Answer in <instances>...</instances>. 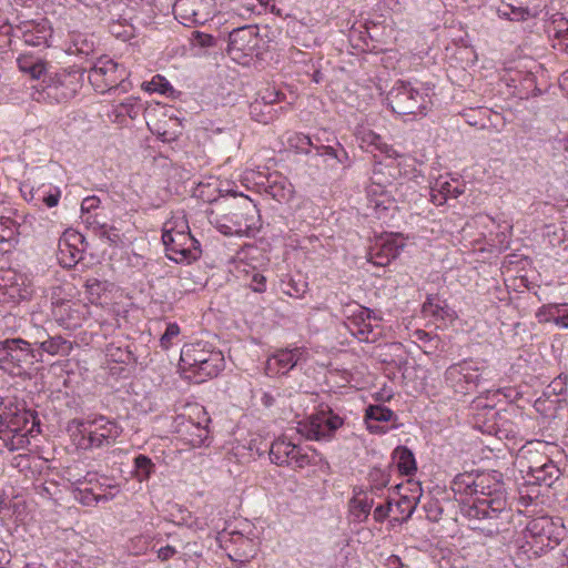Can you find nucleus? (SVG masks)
I'll list each match as a JSON object with an SVG mask.
<instances>
[{
	"mask_svg": "<svg viewBox=\"0 0 568 568\" xmlns=\"http://www.w3.org/2000/svg\"><path fill=\"white\" fill-rule=\"evenodd\" d=\"M450 489L455 500L460 503L462 515L474 523L473 529L488 536L506 530L510 515L501 480L487 473H463L452 480ZM477 521L487 523L475 524Z\"/></svg>",
	"mask_w": 568,
	"mask_h": 568,
	"instance_id": "f257e3e1",
	"label": "nucleus"
},
{
	"mask_svg": "<svg viewBox=\"0 0 568 568\" xmlns=\"http://www.w3.org/2000/svg\"><path fill=\"white\" fill-rule=\"evenodd\" d=\"M67 432L78 449L92 450L113 445L122 428L116 420L97 415L69 420Z\"/></svg>",
	"mask_w": 568,
	"mask_h": 568,
	"instance_id": "f03ea898",
	"label": "nucleus"
},
{
	"mask_svg": "<svg viewBox=\"0 0 568 568\" xmlns=\"http://www.w3.org/2000/svg\"><path fill=\"white\" fill-rule=\"evenodd\" d=\"M39 433L36 417L12 399L0 402V440L10 450L28 447L33 433Z\"/></svg>",
	"mask_w": 568,
	"mask_h": 568,
	"instance_id": "7ed1b4c3",
	"label": "nucleus"
},
{
	"mask_svg": "<svg viewBox=\"0 0 568 568\" xmlns=\"http://www.w3.org/2000/svg\"><path fill=\"white\" fill-rule=\"evenodd\" d=\"M256 207L248 196H242L225 206L207 212V220L217 232L225 235L248 236L257 226Z\"/></svg>",
	"mask_w": 568,
	"mask_h": 568,
	"instance_id": "20e7f679",
	"label": "nucleus"
},
{
	"mask_svg": "<svg viewBox=\"0 0 568 568\" xmlns=\"http://www.w3.org/2000/svg\"><path fill=\"white\" fill-rule=\"evenodd\" d=\"M180 365L187 378L202 383L214 378L225 367V358L221 351L205 342L185 344L181 351Z\"/></svg>",
	"mask_w": 568,
	"mask_h": 568,
	"instance_id": "39448f33",
	"label": "nucleus"
},
{
	"mask_svg": "<svg viewBox=\"0 0 568 568\" xmlns=\"http://www.w3.org/2000/svg\"><path fill=\"white\" fill-rule=\"evenodd\" d=\"M490 374L484 358H466L452 364L445 372V381L457 394L466 395L478 387Z\"/></svg>",
	"mask_w": 568,
	"mask_h": 568,
	"instance_id": "423d86ee",
	"label": "nucleus"
},
{
	"mask_svg": "<svg viewBox=\"0 0 568 568\" xmlns=\"http://www.w3.org/2000/svg\"><path fill=\"white\" fill-rule=\"evenodd\" d=\"M565 538V524L560 518L548 516L528 521L525 539L535 555L545 552L559 545Z\"/></svg>",
	"mask_w": 568,
	"mask_h": 568,
	"instance_id": "0eeeda50",
	"label": "nucleus"
},
{
	"mask_svg": "<svg viewBox=\"0 0 568 568\" xmlns=\"http://www.w3.org/2000/svg\"><path fill=\"white\" fill-rule=\"evenodd\" d=\"M51 316L55 324L69 332H74L88 323L92 327L91 317L93 312L88 303L81 300L52 297Z\"/></svg>",
	"mask_w": 568,
	"mask_h": 568,
	"instance_id": "6e6552de",
	"label": "nucleus"
},
{
	"mask_svg": "<svg viewBox=\"0 0 568 568\" xmlns=\"http://www.w3.org/2000/svg\"><path fill=\"white\" fill-rule=\"evenodd\" d=\"M37 361L32 344L21 337L0 342V368L11 375H21Z\"/></svg>",
	"mask_w": 568,
	"mask_h": 568,
	"instance_id": "1a4fd4ad",
	"label": "nucleus"
},
{
	"mask_svg": "<svg viewBox=\"0 0 568 568\" xmlns=\"http://www.w3.org/2000/svg\"><path fill=\"white\" fill-rule=\"evenodd\" d=\"M382 318L359 304L346 308V328L361 342L375 343L383 336Z\"/></svg>",
	"mask_w": 568,
	"mask_h": 568,
	"instance_id": "9d476101",
	"label": "nucleus"
},
{
	"mask_svg": "<svg viewBox=\"0 0 568 568\" xmlns=\"http://www.w3.org/2000/svg\"><path fill=\"white\" fill-rule=\"evenodd\" d=\"M210 417L201 405H191L186 414L176 417V432L184 443L191 447H201L209 437Z\"/></svg>",
	"mask_w": 568,
	"mask_h": 568,
	"instance_id": "9b49d317",
	"label": "nucleus"
},
{
	"mask_svg": "<svg viewBox=\"0 0 568 568\" xmlns=\"http://www.w3.org/2000/svg\"><path fill=\"white\" fill-rule=\"evenodd\" d=\"M271 460L278 466L302 469L315 464L317 454L308 447L293 443L286 437H277L270 448Z\"/></svg>",
	"mask_w": 568,
	"mask_h": 568,
	"instance_id": "f8f14e48",
	"label": "nucleus"
},
{
	"mask_svg": "<svg viewBox=\"0 0 568 568\" xmlns=\"http://www.w3.org/2000/svg\"><path fill=\"white\" fill-rule=\"evenodd\" d=\"M387 103L399 115L420 114L427 108V94L408 82L399 81L387 93Z\"/></svg>",
	"mask_w": 568,
	"mask_h": 568,
	"instance_id": "ddd939ff",
	"label": "nucleus"
},
{
	"mask_svg": "<svg viewBox=\"0 0 568 568\" xmlns=\"http://www.w3.org/2000/svg\"><path fill=\"white\" fill-rule=\"evenodd\" d=\"M88 78L94 91L106 93L124 81L126 70L108 55H102L90 68Z\"/></svg>",
	"mask_w": 568,
	"mask_h": 568,
	"instance_id": "4468645a",
	"label": "nucleus"
},
{
	"mask_svg": "<svg viewBox=\"0 0 568 568\" xmlns=\"http://www.w3.org/2000/svg\"><path fill=\"white\" fill-rule=\"evenodd\" d=\"M176 20L186 28L203 26L216 11L214 0H176L173 7Z\"/></svg>",
	"mask_w": 568,
	"mask_h": 568,
	"instance_id": "2eb2a0df",
	"label": "nucleus"
},
{
	"mask_svg": "<svg viewBox=\"0 0 568 568\" xmlns=\"http://www.w3.org/2000/svg\"><path fill=\"white\" fill-rule=\"evenodd\" d=\"M168 258L176 263H191L201 255L200 242L191 234L162 235Z\"/></svg>",
	"mask_w": 568,
	"mask_h": 568,
	"instance_id": "dca6fc26",
	"label": "nucleus"
},
{
	"mask_svg": "<svg viewBox=\"0 0 568 568\" xmlns=\"http://www.w3.org/2000/svg\"><path fill=\"white\" fill-rule=\"evenodd\" d=\"M258 45L255 27H240L229 34L227 53L237 63L245 64Z\"/></svg>",
	"mask_w": 568,
	"mask_h": 568,
	"instance_id": "f3484780",
	"label": "nucleus"
},
{
	"mask_svg": "<svg viewBox=\"0 0 568 568\" xmlns=\"http://www.w3.org/2000/svg\"><path fill=\"white\" fill-rule=\"evenodd\" d=\"M343 420L332 410L313 414L302 424V433L311 440H329Z\"/></svg>",
	"mask_w": 568,
	"mask_h": 568,
	"instance_id": "a211bd4d",
	"label": "nucleus"
},
{
	"mask_svg": "<svg viewBox=\"0 0 568 568\" xmlns=\"http://www.w3.org/2000/svg\"><path fill=\"white\" fill-rule=\"evenodd\" d=\"M73 496L77 501L84 506L108 503L115 497L113 493L105 490L104 485L99 483L95 474H88L83 479H77Z\"/></svg>",
	"mask_w": 568,
	"mask_h": 568,
	"instance_id": "6ab92c4d",
	"label": "nucleus"
},
{
	"mask_svg": "<svg viewBox=\"0 0 568 568\" xmlns=\"http://www.w3.org/2000/svg\"><path fill=\"white\" fill-rule=\"evenodd\" d=\"M37 333L45 336L44 338L37 337L33 344L37 346V358L44 354L49 356H70L74 347L78 345L74 341L69 339L62 335H50L43 328H37Z\"/></svg>",
	"mask_w": 568,
	"mask_h": 568,
	"instance_id": "aec40b11",
	"label": "nucleus"
},
{
	"mask_svg": "<svg viewBox=\"0 0 568 568\" xmlns=\"http://www.w3.org/2000/svg\"><path fill=\"white\" fill-rule=\"evenodd\" d=\"M359 148L364 152H371L375 158L383 156L385 159L398 160V165L405 160V156L387 144L383 136L372 129H363L358 132Z\"/></svg>",
	"mask_w": 568,
	"mask_h": 568,
	"instance_id": "412c9836",
	"label": "nucleus"
},
{
	"mask_svg": "<svg viewBox=\"0 0 568 568\" xmlns=\"http://www.w3.org/2000/svg\"><path fill=\"white\" fill-rule=\"evenodd\" d=\"M359 148L364 152H371L375 158L383 156L385 159L398 160V165L405 160V156L387 144L383 136L372 129H363L358 132Z\"/></svg>",
	"mask_w": 568,
	"mask_h": 568,
	"instance_id": "4be33fe9",
	"label": "nucleus"
},
{
	"mask_svg": "<svg viewBox=\"0 0 568 568\" xmlns=\"http://www.w3.org/2000/svg\"><path fill=\"white\" fill-rule=\"evenodd\" d=\"M304 354L305 349L302 347L277 349L274 354L267 357L265 364L266 375H286L296 366Z\"/></svg>",
	"mask_w": 568,
	"mask_h": 568,
	"instance_id": "5701e85b",
	"label": "nucleus"
},
{
	"mask_svg": "<svg viewBox=\"0 0 568 568\" xmlns=\"http://www.w3.org/2000/svg\"><path fill=\"white\" fill-rule=\"evenodd\" d=\"M230 454L237 463H250L263 454L261 437L251 433H237L231 444Z\"/></svg>",
	"mask_w": 568,
	"mask_h": 568,
	"instance_id": "b1692460",
	"label": "nucleus"
},
{
	"mask_svg": "<svg viewBox=\"0 0 568 568\" xmlns=\"http://www.w3.org/2000/svg\"><path fill=\"white\" fill-rule=\"evenodd\" d=\"M17 30L29 47L48 45L52 37V27L45 18L20 22L17 24Z\"/></svg>",
	"mask_w": 568,
	"mask_h": 568,
	"instance_id": "393cba45",
	"label": "nucleus"
},
{
	"mask_svg": "<svg viewBox=\"0 0 568 568\" xmlns=\"http://www.w3.org/2000/svg\"><path fill=\"white\" fill-rule=\"evenodd\" d=\"M540 0H503L499 16L510 21H526L538 12Z\"/></svg>",
	"mask_w": 568,
	"mask_h": 568,
	"instance_id": "a878e982",
	"label": "nucleus"
},
{
	"mask_svg": "<svg viewBox=\"0 0 568 568\" xmlns=\"http://www.w3.org/2000/svg\"><path fill=\"white\" fill-rule=\"evenodd\" d=\"M393 420H397L396 414L382 404H372L365 408L364 422L366 428H368L372 434L387 433L389 427L383 425V423Z\"/></svg>",
	"mask_w": 568,
	"mask_h": 568,
	"instance_id": "bb28decb",
	"label": "nucleus"
},
{
	"mask_svg": "<svg viewBox=\"0 0 568 568\" xmlns=\"http://www.w3.org/2000/svg\"><path fill=\"white\" fill-rule=\"evenodd\" d=\"M230 542L232 546L229 557L235 562H248L257 551V542L242 532L230 534Z\"/></svg>",
	"mask_w": 568,
	"mask_h": 568,
	"instance_id": "cd10ccee",
	"label": "nucleus"
},
{
	"mask_svg": "<svg viewBox=\"0 0 568 568\" xmlns=\"http://www.w3.org/2000/svg\"><path fill=\"white\" fill-rule=\"evenodd\" d=\"M402 247L398 237L387 236L373 248L371 261L377 266H386L398 256Z\"/></svg>",
	"mask_w": 568,
	"mask_h": 568,
	"instance_id": "c85d7f7f",
	"label": "nucleus"
},
{
	"mask_svg": "<svg viewBox=\"0 0 568 568\" xmlns=\"http://www.w3.org/2000/svg\"><path fill=\"white\" fill-rule=\"evenodd\" d=\"M366 194H368V206L375 211L378 217L395 207L394 197L379 182L373 181L368 185Z\"/></svg>",
	"mask_w": 568,
	"mask_h": 568,
	"instance_id": "c756f323",
	"label": "nucleus"
},
{
	"mask_svg": "<svg viewBox=\"0 0 568 568\" xmlns=\"http://www.w3.org/2000/svg\"><path fill=\"white\" fill-rule=\"evenodd\" d=\"M266 192L280 203L290 202L294 195V189L290 180L276 171L267 176Z\"/></svg>",
	"mask_w": 568,
	"mask_h": 568,
	"instance_id": "7c9ffc66",
	"label": "nucleus"
},
{
	"mask_svg": "<svg viewBox=\"0 0 568 568\" xmlns=\"http://www.w3.org/2000/svg\"><path fill=\"white\" fill-rule=\"evenodd\" d=\"M464 192L458 181L437 180L430 189V201L437 206L444 205L448 199H456Z\"/></svg>",
	"mask_w": 568,
	"mask_h": 568,
	"instance_id": "2f4dec72",
	"label": "nucleus"
},
{
	"mask_svg": "<svg viewBox=\"0 0 568 568\" xmlns=\"http://www.w3.org/2000/svg\"><path fill=\"white\" fill-rule=\"evenodd\" d=\"M142 110L140 99L126 97L122 102L113 105L111 116L118 124H124L126 119L135 120Z\"/></svg>",
	"mask_w": 568,
	"mask_h": 568,
	"instance_id": "473e14b6",
	"label": "nucleus"
},
{
	"mask_svg": "<svg viewBox=\"0 0 568 568\" xmlns=\"http://www.w3.org/2000/svg\"><path fill=\"white\" fill-rule=\"evenodd\" d=\"M17 67L23 73L29 74L33 80L40 79L48 70L47 61L32 53L18 55Z\"/></svg>",
	"mask_w": 568,
	"mask_h": 568,
	"instance_id": "72a5a7b5",
	"label": "nucleus"
},
{
	"mask_svg": "<svg viewBox=\"0 0 568 568\" xmlns=\"http://www.w3.org/2000/svg\"><path fill=\"white\" fill-rule=\"evenodd\" d=\"M278 287L286 296L302 298L308 292V282L300 276L286 274L280 278Z\"/></svg>",
	"mask_w": 568,
	"mask_h": 568,
	"instance_id": "f704fd0d",
	"label": "nucleus"
},
{
	"mask_svg": "<svg viewBox=\"0 0 568 568\" xmlns=\"http://www.w3.org/2000/svg\"><path fill=\"white\" fill-rule=\"evenodd\" d=\"M394 460L398 471L404 476L414 475L417 471V464L414 454L405 446H399L394 452Z\"/></svg>",
	"mask_w": 568,
	"mask_h": 568,
	"instance_id": "c9c22d12",
	"label": "nucleus"
},
{
	"mask_svg": "<svg viewBox=\"0 0 568 568\" xmlns=\"http://www.w3.org/2000/svg\"><path fill=\"white\" fill-rule=\"evenodd\" d=\"M191 234L184 211H175L163 225L162 235Z\"/></svg>",
	"mask_w": 568,
	"mask_h": 568,
	"instance_id": "e433bc0d",
	"label": "nucleus"
},
{
	"mask_svg": "<svg viewBox=\"0 0 568 568\" xmlns=\"http://www.w3.org/2000/svg\"><path fill=\"white\" fill-rule=\"evenodd\" d=\"M539 459L540 460H536L534 464L529 465L530 474L537 480H551L558 473L557 467L555 466L552 460L545 456L539 455Z\"/></svg>",
	"mask_w": 568,
	"mask_h": 568,
	"instance_id": "4c0bfd02",
	"label": "nucleus"
},
{
	"mask_svg": "<svg viewBox=\"0 0 568 568\" xmlns=\"http://www.w3.org/2000/svg\"><path fill=\"white\" fill-rule=\"evenodd\" d=\"M69 52L73 54L89 55L94 50V42L88 34L72 31L70 33Z\"/></svg>",
	"mask_w": 568,
	"mask_h": 568,
	"instance_id": "58836bf2",
	"label": "nucleus"
},
{
	"mask_svg": "<svg viewBox=\"0 0 568 568\" xmlns=\"http://www.w3.org/2000/svg\"><path fill=\"white\" fill-rule=\"evenodd\" d=\"M373 499L361 498L355 495L349 501V514L355 523H364L372 511Z\"/></svg>",
	"mask_w": 568,
	"mask_h": 568,
	"instance_id": "ea45409f",
	"label": "nucleus"
},
{
	"mask_svg": "<svg viewBox=\"0 0 568 568\" xmlns=\"http://www.w3.org/2000/svg\"><path fill=\"white\" fill-rule=\"evenodd\" d=\"M286 146L296 153L308 154L313 148L310 135L302 132H288L286 138Z\"/></svg>",
	"mask_w": 568,
	"mask_h": 568,
	"instance_id": "a19ab883",
	"label": "nucleus"
},
{
	"mask_svg": "<svg viewBox=\"0 0 568 568\" xmlns=\"http://www.w3.org/2000/svg\"><path fill=\"white\" fill-rule=\"evenodd\" d=\"M155 463L144 455H138L134 458V477L140 483L149 480L155 473Z\"/></svg>",
	"mask_w": 568,
	"mask_h": 568,
	"instance_id": "79ce46f5",
	"label": "nucleus"
},
{
	"mask_svg": "<svg viewBox=\"0 0 568 568\" xmlns=\"http://www.w3.org/2000/svg\"><path fill=\"white\" fill-rule=\"evenodd\" d=\"M423 313L426 316L444 320L448 316L449 310L438 296H428L423 304Z\"/></svg>",
	"mask_w": 568,
	"mask_h": 568,
	"instance_id": "37998d69",
	"label": "nucleus"
},
{
	"mask_svg": "<svg viewBox=\"0 0 568 568\" xmlns=\"http://www.w3.org/2000/svg\"><path fill=\"white\" fill-rule=\"evenodd\" d=\"M81 258V252L72 247L67 240L59 243V261L62 267L71 268Z\"/></svg>",
	"mask_w": 568,
	"mask_h": 568,
	"instance_id": "c03bdc74",
	"label": "nucleus"
},
{
	"mask_svg": "<svg viewBox=\"0 0 568 568\" xmlns=\"http://www.w3.org/2000/svg\"><path fill=\"white\" fill-rule=\"evenodd\" d=\"M417 506L416 498H410L407 496H400L399 499H397L395 507H394V514H397L398 516L395 517V520L397 521H406L410 518L412 514L415 513Z\"/></svg>",
	"mask_w": 568,
	"mask_h": 568,
	"instance_id": "a18cd8bd",
	"label": "nucleus"
},
{
	"mask_svg": "<svg viewBox=\"0 0 568 568\" xmlns=\"http://www.w3.org/2000/svg\"><path fill=\"white\" fill-rule=\"evenodd\" d=\"M547 31L554 41L568 36V20L559 12L554 13L547 26Z\"/></svg>",
	"mask_w": 568,
	"mask_h": 568,
	"instance_id": "49530a36",
	"label": "nucleus"
},
{
	"mask_svg": "<svg viewBox=\"0 0 568 568\" xmlns=\"http://www.w3.org/2000/svg\"><path fill=\"white\" fill-rule=\"evenodd\" d=\"M499 423L496 424L495 435L507 440H524V437L519 435L518 427L509 419L499 418Z\"/></svg>",
	"mask_w": 568,
	"mask_h": 568,
	"instance_id": "de8ad7c7",
	"label": "nucleus"
},
{
	"mask_svg": "<svg viewBox=\"0 0 568 568\" xmlns=\"http://www.w3.org/2000/svg\"><path fill=\"white\" fill-rule=\"evenodd\" d=\"M284 98L285 94L276 90L274 87H265L264 89L257 91V99L251 109L253 110L260 101L265 105H272L283 101Z\"/></svg>",
	"mask_w": 568,
	"mask_h": 568,
	"instance_id": "09e8293b",
	"label": "nucleus"
},
{
	"mask_svg": "<svg viewBox=\"0 0 568 568\" xmlns=\"http://www.w3.org/2000/svg\"><path fill=\"white\" fill-rule=\"evenodd\" d=\"M180 334V326L176 323H169L166 325L164 334L160 338V346L162 347V349L168 351L170 347H172L175 344Z\"/></svg>",
	"mask_w": 568,
	"mask_h": 568,
	"instance_id": "8fccbe9b",
	"label": "nucleus"
},
{
	"mask_svg": "<svg viewBox=\"0 0 568 568\" xmlns=\"http://www.w3.org/2000/svg\"><path fill=\"white\" fill-rule=\"evenodd\" d=\"M558 312V303H549L541 305L536 312V317L539 323L551 322L556 325V316Z\"/></svg>",
	"mask_w": 568,
	"mask_h": 568,
	"instance_id": "3c124183",
	"label": "nucleus"
},
{
	"mask_svg": "<svg viewBox=\"0 0 568 568\" xmlns=\"http://www.w3.org/2000/svg\"><path fill=\"white\" fill-rule=\"evenodd\" d=\"M180 513L181 521H178V524H184L195 530H204L209 526L206 520H202L200 518L192 519L191 514L187 510L180 509Z\"/></svg>",
	"mask_w": 568,
	"mask_h": 568,
	"instance_id": "603ef678",
	"label": "nucleus"
},
{
	"mask_svg": "<svg viewBox=\"0 0 568 568\" xmlns=\"http://www.w3.org/2000/svg\"><path fill=\"white\" fill-rule=\"evenodd\" d=\"M329 379L337 386L344 387L352 383L353 375L347 369H336L329 372Z\"/></svg>",
	"mask_w": 568,
	"mask_h": 568,
	"instance_id": "864d4df0",
	"label": "nucleus"
},
{
	"mask_svg": "<svg viewBox=\"0 0 568 568\" xmlns=\"http://www.w3.org/2000/svg\"><path fill=\"white\" fill-rule=\"evenodd\" d=\"M394 511V505L392 501H387L384 505H378L374 510V519L376 523L385 520L389 514Z\"/></svg>",
	"mask_w": 568,
	"mask_h": 568,
	"instance_id": "5fc2aeb1",
	"label": "nucleus"
},
{
	"mask_svg": "<svg viewBox=\"0 0 568 568\" xmlns=\"http://www.w3.org/2000/svg\"><path fill=\"white\" fill-rule=\"evenodd\" d=\"M250 287L255 293H264L266 291V277L262 273L252 274Z\"/></svg>",
	"mask_w": 568,
	"mask_h": 568,
	"instance_id": "6e6d98bb",
	"label": "nucleus"
},
{
	"mask_svg": "<svg viewBox=\"0 0 568 568\" xmlns=\"http://www.w3.org/2000/svg\"><path fill=\"white\" fill-rule=\"evenodd\" d=\"M84 287H87V292L90 295V301L92 304L99 297V292L103 288L102 283L97 278L88 280L87 284H84Z\"/></svg>",
	"mask_w": 568,
	"mask_h": 568,
	"instance_id": "4d7b16f0",
	"label": "nucleus"
},
{
	"mask_svg": "<svg viewBox=\"0 0 568 568\" xmlns=\"http://www.w3.org/2000/svg\"><path fill=\"white\" fill-rule=\"evenodd\" d=\"M556 318V326L566 329L568 328V303H558Z\"/></svg>",
	"mask_w": 568,
	"mask_h": 568,
	"instance_id": "13d9d810",
	"label": "nucleus"
},
{
	"mask_svg": "<svg viewBox=\"0 0 568 568\" xmlns=\"http://www.w3.org/2000/svg\"><path fill=\"white\" fill-rule=\"evenodd\" d=\"M169 82L164 77L158 74L153 78L151 83H149L148 90L159 91L161 93H165L170 89Z\"/></svg>",
	"mask_w": 568,
	"mask_h": 568,
	"instance_id": "bf43d9fd",
	"label": "nucleus"
},
{
	"mask_svg": "<svg viewBox=\"0 0 568 568\" xmlns=\"http://www.w3.org/2000/svg\"><path fill=\"white\" fill-rule=\"evenodd\" d=\"M176 552L178 551L174 546L166 545L158 550V558L164 562L174 557Z\"/></svg>",
	"mask_w": 568,
	"mask_h": 568,
	"instance_id": "052dcab7",
	"label": "nucleus"
},
{
	"mask_svg": "<svg viewBox=\"0 0 568 568\" xmlns=\"http://www.w3.org/2000/svg\"><path fill=\"white\" fill-rule=\"evenodd\" d=\"M61 196V191L55 189L54 191H50L48 194H44L43 202L48 207H54L58 205Z\"/></svg>",
	"mask_w": 568,
	"mask_h": 568,
	"instance_id": "680f3d73",
	"label": "nucleus"
},
{
	"mask_svg": "<svg viewBox=\"0 0 568 568\" xmlns=\"http://www.w3.org/2000/svg\"><path fill=\"white\" fill-rule=\"evenodd\" d=\"M100 204V200L97 196H88L82 200L81 203V211L83 212H90L92 210H95Z\"/></svg>",
	"mask_w": 568,
	"mask_h": 568,
	"instance_id": "e2e57ef3",
	"label": "nucleus"
},
{
	"mask_svg": "<svg viewBox=\"0 0 568 568\" xmlns=\"http://www.w3.org/2000/svg\"><path fill=\"white\" fill-rule=\"evenodd\" d=\"M314 149L318 155H328L333 159H336L341 163L343 162V160L338 156L335 149L332 146L321 145V146H315Z\"/></svg>",
	"mask_w": 568,
	"mask_h": 568,
	"instance_id": "0e129e2a",
	"label": "nucleus"
},
{
	"mask_svg": "<svg viewBox=\"0 0 568 568\" xmlns=\"http://www.w3.org/2000/svg\"><path fill=\"white\" fill-rule=\"evenodd\" d=\"M276 402V397L272 392H263L261 395V403L265 408H271L274 406Z\"/></svg>",
	"mask_w": 568,
	"mask_h": 568,
	"instance_id": "69168bd1",
	"label": "nucleus"
},
{
	"mask_svg": "<svg viewBox=\"0 0 568 568\" xmlns=\"http://www.w3.org/2000/svg\"><path fill=\"white\" fill-rule=\"evenodd\" d=\"M552 47L555 49L568 54V36L554 41Z\"/></svg>",
	"mask_w": 568,
	"mask_h": 568,
	"instance_id": "338daca9",
	"label": "nucleus"
},
{
	"mask_svg": "<svg viewBox=\"0 0 568 568\" xmlns=\"http://www.w3.org/2000/svg\"><path fill=\"white\" fill-rule=\"evenodd\" d=\"M559 88L566 94L568 99V69L561 72L559 77Z\"/></svg>",
	"mask_w": 568,
	"mask_h": 568,
	"instance_id": "774afa93",
	"label": "nucleus"
}]
</instances>
